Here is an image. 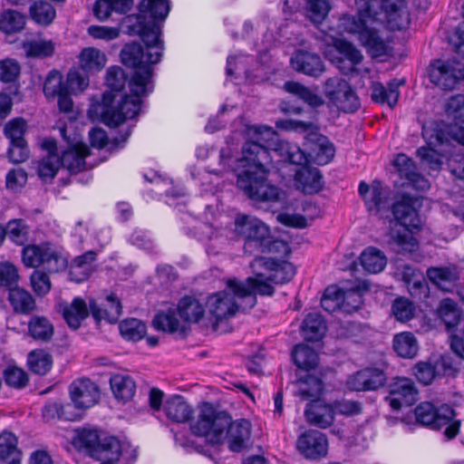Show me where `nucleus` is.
<instances>
[{"instance_id": "58", "label": "nucleus", "mask_w": 464, "mask_h": 464, "mask_svg": "<svg viewBox=\"0 0 464 464\" xmlns=\"http://www.w3.org/2000/svg\"><path fill=\"white\" fill-rule=\"evenodd\" d=\"M23 48L27 56L46 57L54 52V44L47 40H35L24 43Z\"/></svg>"}, {"instance_id": "4", "label": "nucleus", "mask_w": 464, "mask_h": 464, "mask_svg": "<svg viewBox=\"0 0 464 464\" xmlns=\"http://www.w3.org/2000/svg\"><path fill=\"white\" fill-rule=\"evenodd\" d=\"M126 77L119 66H111L106 72V84L109 91L104 92L101 102L92 103L88 116L92 121H102L116 127L125 120L133 119L140 111L141 98L130 90V95L122 94Z\"/></svg>"}, {"instance_id": "17", "label": "nucleus", "mask_w": 464, "mask_h": 464, "mask_svg": "<svg viewBox=\"0 0 464 464\" xmlns=\"http://www.w3.org/2000/svg\"><path fill=\"white\" fill-rule=\"evenodd\" d=\"M298 450L307 459H317L326 456L328 452L327 437L314 430L303 433L297 440Z\"/></svg>"}, {"instance_id": "40", "label": "nucleus", "mask_w": 464, "mask_h": 464, "mask_svg": "<svg viewBox=\"0 0 464 464\" xmlns=\"http://www.w3.org/2000/svg\"><path fill=\"white\" fill-rule=\"evenodd\" d=\"M95 256L94 252L90 251L76 257L70 266V279L76 283H81L89 278L93 272L92 263L95 260Z\"/></svg>"}, {"instance_id": "50", "label": "nucleus", "mask_w": 464, "mask_h": 464, "mask_svg": "<svg viewBox=\"0 0 464 464\" xmlns=\"http://www.w3.org/2000/svg\"><path fill=\"white\" fill-rule=\"evenodd\" d=\"M25 16L14 10H5L0 14V30L6 34L20 32L24 28Z\"/></svg>"}, {"instance_id": "23", "label": "nucleus", "mask_w": 464, "mask_h": 464, "mask_svg": "<svg viewBox=\"0 0 464 464\" xmlns=\"http://www.w3.org/2000/svg\"><path fill=\"white\" fill-rule=\"evenodd\" d=\"M57 311L62 314L69 327L77 329L89 315L90 306L81 297H75L71 303L60 302Z\"/></svg>"}, {"instance_id": "10", "label": "nucleus", "mask_w": 464, "mask_h": 464, "mask_svg": "<svg viewBox=\"0 0 464 464\" xmlns=\"http://www.w3.org/2000/svg\"><path fill=\"white\" fill-rule=\"evenodd\" d=\"M324 94L338 110L353 112L359 106V99L348 82L341 78H329L325 82Z\"/></svg>"}, {"instance_id": "6", "label": "nucleus", "mask_w": 464, "mask_h": 464, "mask_svg": "<svg viewBox=\"0 0 464 464\" xmlns=\"http://www.w3.org/2000/svg\"><path fill=\"white\" fill-rule=\"evenodd\" d=\"M256 299L249 289L236 278L227 279L226 288L211 295L206 302L208 313L217 320L234 316L239 309L246 310L256 304Z\"/></svg>"}, {"instance_id": "1", "label": "nucleus", "mask_w": 464, "mask_h": 464, "mask_svg": "<svg viewBox=\"0 0 464 464\" xmlns=\"http://www.w3.org/2000/svg\"><path fill=\"white\" fill-rule=\"evenodd\" d=\"M247 141L242 148V157L237 160V167L234 166L232 150L237 147L227 140V148L220 151V161L225 169L243 170L237 174V186L244 193L255 201H273L278 198V189L266 182V174L273 163V154L295 165L306 162V153L297 145L285 140L273 141L271 151L268 143L276 137L275 131L266 126H248L246 129Z\"/></svg>"}, {"instance_id": "36", "label": "nucleus", "mask_w": 464, "mask_h": 464, "mask_svg": "<svg viewBox=\"0 0 464 464\" xmlns=\"http://www.w3.org/2000/svg\"><path fill=\"white\" fill-rule=\"evenodd\" d=\"M28 334L35 341L49 342L54 334L51 320L44 315H33L27 324Z\"/></svg>"}, {"instance_id": "55", "label": "nucleus", "mask_w": 464, "mask_h": 464, "mask_svg": "<svg viewBox=\"0 0 464 464\" xmlns=\"http://www.w3.org/2000/svg\"><path fill=\"white\" fill-rule=\"evenodd\" d=\"M391 312L397 321L407 323L414 317L416 308L408 298L398 297L392 302Z\"/></svg>"}, {"instance_id": "47", "label": "nucleus", "mask_w": 464, "mask_h": 464, "mask_svg": "<svg viewBox=\"0 0 464 464\" xmlns=\"http://www.w3.org/2000/svg\"><path fill=\"white\" fill-rule=\"evenodd\" d=\"M302 331L306 340L314 342L324 335L326 326L321 315L310 314L304 320Z\"/></svg>"}, {"instance_id": "18", "label": "nucleus", "mask_w": 464, "mask_h": 464, "mask_svg": "<svg viewBox=\"0 0 464 464\" xmlns=\"http://www.w3.org/2000/svg\"><path fill=\"white\" fill-rule=\"evenodd\" d=\"M44 155L33 164L43 180L53 179L62 167L61 157L57 152L56 143L53 140H44L41 143Z\"/></svg>"}, {"instance_id": "49", "label": "nucleus", "mask_w": 464, "mask_h": 464, "mask_svg": "<svg viewBox=\"0 0 464 464\" xmlns=\"http://www.w3.org/2000/svg\"><path fill=\"white\" fill-rule=\"evenodd\" d=\"M52 356L42 349H36L29 353L27 365L35 374L44 375L52 368Z\"/></svg>"}, {"instance_id": "12", "label": "nucleus", "mask_w": 464, "mask_h": 464, "mask_svg": "<svg viewBox=\"0 0 464 464\" xmlns=\"http://www.w3.org/2000/svg\"><path fill=\"white\" fill-rule=\"evenodd\" d=\"M430 82L442 90H452L464 79L462 63L459 61L437 60L430 64Z\"/></svg>"}, {"instance_id": "37", "label": "nucleus", "mask_w": 464, "mask_h": 464, "mask_svg": "<svg viewBox=\"0 0 464 464\" xmlns=\"http://www.w3.org/2000/svg\"><path fill=\"white\" fill-rule=\"evenodd\" d=\"M106 63L105 53L95 47H86L79 54V65L84 72L90 73L100 72Z\"/></svg>"}, {"instance_id": "25", "label": "nucleus", "mask_w": 464, "mask_h": 464, "mask_svg": "<svg viewBox=\"0 0 464 464\" xmlns=\"http://www.w3.org/2000/svg\"><path fill=\"white\" fill-rule=\"evenodd\" d=\"M429 280L440 289L449 292L459 280V270L455 265L431 266L427 269Z\"/></svg>"}, {"instance_id": "20", "label": "nucleus", "mask_w": 464, "mask_h": 464, "mask_svg": "<svg viewBox=\"0 0 464 464\" xmlns=\"http://www.w3.org/2000/svg\"><path fill=\"white\" fill-rule=\"evenodd\" d=\"M251 423L246 419H239L235 421L229 420L228 426L225 430V439L230 450L239 452L246 449L251 437Z\"/></svg>"}, {"instance_id": "28", "label": "nucleus", "mask_w": 464, "mask_h": 464, "mask_svg": "<svg viewBox=\"0 0 464 464\" xmlns=\"http://www.w3.org/2000/svg\"><path fill=\"white\" fill-rule=\"evenodd\" d=\"M404 84L403 80L394 79L391 81L387 86L381 82H373L372 84V99L374 102L384 104L390 108H394L400 97V87Z\"/></svg>"}, {"instance_id": "22", "label": "nucleus", "mask_w": 464, "mask_h": 464, "mask_svg": "<svg viewBox=\"0 0 464 464\" xmlns=\"http://www.w3.org/2000/svg\"><path fill=\"white\" fill-rule=\"evenodd\" d=\"M359 193L363 198L370 212L379 213L389 205V192L379 181H373L371 186L365 182H361Z\"/></svg>"}, {"instance_id": "15", "label": "nucleus", "mask_w": 464, "mask_h": 464, "mask_svg": "<svg viewBox=\"0 0 464 464\" xmlns=\"http://www.w3.org/2000/svg\"><path fill=\"white\" fill-rule=\"evenodd\" d=\"M324 55L344 73L352 71L362 60L361 52L343 40H334L333 48L325 51Z\"/></svg>"}, {"instance_id": "60", "label": "nucleus", "mask_w": 464, "mask_h": 464, "mask_svg": "<svg viewBox=\"0 0 464 464\" xmlns=\"http://www.w3.org/2000/svg\"><path fill=\"white\" fill-rule=\"evenodd\" d=\"M344 299V294L336 286H329L325 289L321 304L324 310L333 313L341 307Z\"/></svg>"}, {"instance_id": "8", "label": "nucleus", "mask_w": 464, "mask_h": 464, "mask_svg": "<svg viewBox=\"0 0 464 464\" xmlns=\"http://www.w3.org/2000/svg\"><path fill=\"white\" fill-rule=\"evenodd\" d=\"M22 261L26 267L44 266L49 273H59L68 266L66 253L49 242L25 246L22 250Z\"/></svg>"}, {"instance_id": "63", "label": "nucleus", "mask_w": 464, "mask_h": 464, "mask_svg": "<svg viewBox=\"0 0 464 464\" xmlns=\"http://www.w3.org/2000/svg\"><path fill=\"white\" fill-rule=\"evenodd\" d=\"M446 112L454 120L464 122V94L450 97L446 103Z\"/></svg>"}, {"instance_id": "5", "label": "nucleus", "mask_w": 464, "mask_h": 464, "mask_svg": "<svg viewBox=\"0 0 464 464\" xmlns=\"http://www.w3.org/2000/svg\"><path fill=\"white\" fill-rule=\"evenodd\" d=\"M392 213L395 219L391 222L390 244L398 251L414 253L419 247L414 233L420 229L421 224L412 200L403 198L397 202Z\"/></svg>"}, {"instance_id": "11", "label": "nucleus", "mask_w": 464, "mask_h": 464, "mask_svg": "<svg viewBox=\"0 0 464 464\" xmlns=\"http://www.w3.org/2000/svg\"><path fill=\"white\" fill-rule=\"evenodd\" d=\"M295 267L290 263H282L277 265L272 275L265 276L262 274H256V277H249L246 282H241L250 291V295L256 298V295H271L273 286L267 280L276 284L288 282L295 276Z\"/></svg>"}, {"instance_id": "24", "label": "nucleus", "mask_w": 464, "mask_h": 464, "mask_svg": "<svg viewBox=\"0 0 464 464\" xmlns=\"http://www.w3.org/2000/svg\"><path fill=\"white\" fill-rule=\"evenodd\" d=\"M422 136L427 140L428 147L420 148L417 150V154L430 169L439 170L442 165V155L432 148V146L442 142L441 135L436 133V135L433 136L429 128L423 127Z\"/></svg>"}, {"instance_id": "52", "label": "nucleus", "mask_w": 464, "mask_h": 464, "mask_svg": "<svg viewBox=\"0 0 464 464\" xmlns=\"http://www.w3.org/2000/svg\"><path fill=\"white\" fill-rule=\"evenodd\" d=\"M284 89L292 94L296 95L311 107H319L324 104V100L311 89L295 82H287Z\"/></svg>"}, {"instance_id": "54", "label": "nucleus", "mask_w": 464, "mask_h": 464, "mask_svg": "<svg viewBox=\"0 0 464 464\" xmlns=\"http://www.w3.org/2000/svg\"><path fill=\"white\" fill-rule=\"evenodd\" d=\"M294 362L300 369L310 370L318 363L317 353L305 344L296 345L293 352Z\"/></svg>"}, {"instance_id": "44", "label": "nucleus", "mask_w": 464, "mask_h": 464, "mask_svg": "<svg viewBox=\"0 0 464 464\" xmlns=\"http://www.w3.org/2000/svg\"><path fill=\"white\" fill-rule=\"evenodd\" d=\"M444 366L445 363L442 358L434 362L421 361L414 365L413 373L420 382L429 385L440 374V369Z\"/></svg>"}, {"instance_id": "61", "label": "nucleus", "mask_w": 464, "mask_h": 464, "mask_svg": "<svg viewBox=\"0 0 464 464\" xmlns=\"http://www.w3.org/2000/svg\"><path fill=\"white\" fill-rule=\"evenodd\" d=\"M26 130L27 123L23 118H14L9 121L4 128V133L10 142L25 141L24 135Z\"/></svg>"}, {"instance_id": "2", "label": "nucleus", "mask_w": 464, "mask_h": 464, "mask_svg": "<svg viewBox=\"0 0 464 464\" xmlns=\"http://www.w3.org/2000/svg\"><path fill=\"white\" fill-rule=\"evenodd\" d=\"M355 5L358 18L343 15L340 19V30L355 34L372 56L387 54L389 39L382 31L383 24L393 31L409 27L411 15L405 0H356Z\"/></svg>"}, {"instance_id": "51", "label": "nucleus", "mask_w": 464, "mask_h": 464, "mask_svg": "<svg viewBox=\"0 0 464 464\" xmlns=\"http://www.w3.org/2000/svg\"><path fill=\"white\" fill-rule=\"evenodd\" d=\"M72 408L69 403L63 405L59 402H49L43 409V416L48 420L55 418L71 421L79 420L81 414L73 412Z\"/></svg>"}, {"instance_id": "56", "label": "nucleus", "mask_w": 464, "mask_h": 464, "mask_svg": "<svg viewBox=\"0 0 464 464\" xmlns=\"http://www.w3.org/2000/svg\"><path fill=\"white\" fill-rule=\"evenodd\" d=\"M119 329L121 334L125 339L134 342L142 339L147 330L144 323L136 318L122 321L119 325Z\"/></svg>"}, {"instance_id": "7", "label": "nucleus", "mask_w": 464, "mask_h": 464, "mask_svg": "<svg viewBox=\"0 0 464 464\" xmlns=\"http://www.w3.org/2000/svg\"><path fill=\"white\" fill-rule=\"evenodd\" d=\"M228 423V416L218 411L212 404L205 402L198 407L190 429L193 434L205 438L208 442L218 444L225 440Z\"/></svg>"}, {"instance_id": "59", "label": "nucleus", "mask_w": 464, "mask_h": 464, "mask_svg": "<svg viewBox=\"0 0 464 464\" xmlns=\"http://www.w3.org/2000/svg\"><path fill=\"white\" fill-rule=\"evenodd\" d=\"M330 10L328 0H306L307 16L314 24L322 23Z\"/></svg>"}, {"instance_id": "21", "label": "nucleus", "mask_w": 464, "mask_h": 464, "mask_svg": "<svg viewBox=\"0 0 464 464\" xmlns=\"http://www.w3.org/2000/svg\"><path fill=\"white\" fill-rule=\"evenodd\" d=\"M102 447L109 450H102L100 451L101 457L97 459L101 461V464H124L125 460L136 457L135 450L127 441L110 440Z\"/></svg>"}, {"instance_id": "9", "label": "nucleus", "mask_w": 464, "mask_h": 464, "mask_svg": "<svg viewBox=\"0 0 464 464\" xmlns=\"http://www.w3.org/2000/svg\"><path fill=\"white\" fill-rule=\"evenodd\" d=\"M415 416L418 422L430 426L432 429L445 428L444 435L447 439L454 438L459 430L460 423L453 420L454 411L449 405H442L435 409L430 402H422L415 409Z\"/></svg>"}, {"instance_id": "43", "label": "nucleus", "mask_w": 464, "mask_h": 464, "mask_svg": "<svg viewBox=\"0 0 464 464\" xmlns=\"http://www.w3.org/2000/svg\"><path fill=\"white\" fill-rule=\"evenodd\" d=\"M167 417L175 422L187 421L192 413L189 405L180 396L169 398L164 405Z\"/></svg>"}, {"instance_id": "64", "label": "nucleus", "mask_w": 464, "mask_h": 464, "mask_svg": "<svg viewBox=\"0 0 464 464\" xmlns=\"http://www.w3.org/2000/svg\"><path fill=\"white\" fill-rule=\"evenodd\" d=\"M5 380L7 385L14 388H22L27 382L26 372L16 366H10L5 371Z\"/></svg>"}, {"instance_id": "41", "label": "nucleus", "mask_w": 464, "mask_h": 464, "mask_svg": "<svg viewBox=\"0 0 464 464\" xmlns=\"http://www.w3.org/2000/svg\"><path fill=\"white\" fill-rule=\"evenodd\" d=\"M111 388L118 401H130L136 392V384L132 378L124 374H115L111 378Z\"/></svg>"}, {"instance_id": "3", "label": "nucleus", "mask_w": 464, "mask_h": 464, "mask_svg": "<svg viewBox=\"0 0 464 464\" xmlns=\"http://www.w3.org/2000/svg\"><path fill=\"white\" fill-rule=\"evenodd\" d=\"M140 12L153 19L146 23L143 17H138L133 25V31L141 37L145 49L137 43L128 44L121 52V59L126 66L135 68L129 82L130 90L137 95H148L153 88L151 65L160 61L163 53L160 28L156 20H164L168 16L169 0H142Z\"/></svg>"}, {"instance_id": "31", "label": "nucleus", "mask_w": 464, "mask_h": 464, "mask_svg": "<svg viewBox=\"0 0 464 464\" xmlns=\"http://www.w3.org/2000/svg\"><path fill=\"white\" fill-rule=\"evenodd\" d=\"M110 440H118L115 437H104L100 439L95 430H79L74 438V444L80 449L85 450L91 457L94 459L100 458L103 444L110 441ZM104 450H106L104 448Z\"/></svg>"}, {"instance_id": "33", "label": "nucleus", "mask_w": 464, "mask_h": 464, "mask_svg": "<svg viewBox=\"0 0 464 464\" xmlns=\"http://www.w3.org/2000/svg\"><path fill=\"white\" fill-rule=\"evenodd\" d=\"M206 304L195 296H185L178 304V313L183 323H198L203 318Z\"/></svg>"}, {"instance_id": "26", "label": "nucleus", "mask_w": 464, "mask_h": 464, "mask_svg": "<svg viewBox=\"0 0 464 464\" xmlns=\"http://www.w3.org/2000/svg\"><path fill=\"white\" fill-rule=\"evenodd\" d=\"M295 187L306 194L318 192L322 187V175L316 168L302 166L295 170Z\"/></svg>"}, {"instance_id": "34", "label": "nucleus", "mask_w": 464, "mask_h": 464, "mask_svg": "<svg viewBox=\"0 0 464 464\" xmlns=\"http://www.w3.org/2000/svg\"><path fill=\"white\" fill-rule=\"evenodd\" d=\"M437 315L444 322L448 333L459 330L461 311L457 303L450 298H444L440 302L436 310Z\"/></svg>"}, {"instance_id": "62", "label": "nucleus", "mask_w": 464, "mask_h": 464, "mask_svg": "<svg viewBox=\"0 0 464 464\" xmlns=\"http://www.w3.org/2000/svg\"><path fill=\"white\" fill-rule=\"evenodd\" d=\"M30 282L34 292L38 296L46 295L52 288V283L49 276L41 270H35L33 272L30 277Z\"/></svg>"}, {"instance_id": "53", "label": "nucleus", "mask_w": 464, "mask_h": 464, "mask_svg": "<svg viewBox=\"0 0 464 464\" xmlns=\"http://www.w3.org/2000/svg\"><path fill=\"white\" fill-rule=\"evenodd\" d=\"M30 16L34 22L40 25H49L55 18L56 12L53 6L44 1H36L30 6Z\"/></svg>"}, {"instance_id": "46", "label": "nucleus", "mask_w": 464, "mask_h": 464, "mask_svg": "<svg viewBox=\"0 0 464 464\" xmlns=\"http://www.w3.org/2000/svg\"><path fill=\"white\" fill-rule=\"evenodd\" d=\"M361 264L369 273L377 274L386 266L387 258L381 250L368 247L361 255Z\"/></svg>"}, {"instance_id": "48", "label": "nucleus", "mask_w": 464, "mask_h": 464, "mask_svg": "<svg viewBox=\"0 0 464 464\" xmlns=\"http://www.w3.org/2000/svg\"><path fill=\"white\" fill-rule=\"evenodd\" d=\"M66 90L68 87L63 82L62 73L56 70L51 71L44 82L43 92L45 98L49 102H53Z\"/></svg>"}, {"instance_id": "27", "label": "nucleus", "mask_w": 464, "mask_h": 464, "mask_svg": "<svg viewBox=\"0 0 464 464\" xmlns=\"http://www.w3.org/2000/svg\"><path fill=\"white\" fill-rule=\"evenodd\" d=\"M304 416L307 422L311 425L326 429L334 422V411L332 405L317 401L307 405Z\"/></svg>"}, {"instance_id": "35", "label": "nucleus", "mask_w": 464, "mask_h": 464, "mask_svg": "<svg viewBox=\"0 0 464 464\" xmlns=\"http://www.w3.org/2000/svg\"><path fill=\"white\" fill-rule=\"evenodd\" d=\"M90 311L97 320H105L110 323L116 322L121 314V305L117 297L113 295H108L105 303L100 307L92 300H90Z\"/></svg>"}, {"instance_id": "14", "label": "nucleus", "mask_w": 464, "mask_h": 464, "mask_svg": "<svg viewBox=\"0 0 464 464\" xmlns=\"http://www.w3.org/2000/svg\"><path fill=\"white\" fill-rule=\"evenodd\" d=\"M304 146L308 150L306 161L311 160L319 165L329 163L335 153L334 144L325 136L318 132L316 126L305 136Z\"/></svg>"}, {"instance_id": "57", "label": "nucleus", "mask_w": 464, "mask_h": 464, "mask_svg": "<svg viewBox=\"0 0 464 464\" xmlns=\"http://www.w3.org/2000/svg\"><path fill=\"white\" fill-rule=\"evenodd\" d=\"M6 237L16 245L22 246L28 240L29 227L22 219L10 220L5 227Z\"/></svg>"}, {"instance_id": "38", "label": "nucleus", "mask_w": 464, "mask_h": 464, "mask_svg": "<svg viewBox=\"0 0 464 464\" xmlns=\"http://www.w3.org/2000/svg\"><path fill=\"white\" fill-rule=\"evenodd\" d=\"M324 385L321 380L316 377L307 375L301 377L295 383V393L303 401H317L322 395Z\"/></svg>"}, {"instance_id": "42", "label": "nucleus", "mask_w": 464, "mask_h": 464, "mask_svg": "<svg viewBox=\"0 0 464 464\" xmlns=\"http://www.w3.org/2000/svg\"><path fill=\"white\" fill-rule=\"evenodd\" d=\"M393 349L399 356L411 359L418 353L419 343L412 333L402 332L394 335Z\"/></svg>"}, {"instance_id": "30", "label": "nucleus", "mask_w": 464, "mask_h": 464, "mask_svg": "<svg viewBox=\"0 0 464 464\" xmlns=\"http://www.w3.org/2000/svg\"><path fill=\"white\" fill-rule=\"evenodd\" d=\"M393 164L401 176L408 179L417 189L426 190L430 188L429 181L417 172L414 162L405 154H399Z\"/></svg>"}, {"instance_id": "29", "label": "nucleus", "mask_w": 464, "mask_h": 464, "mask_svg": "<svg viewBox=\"0 0 464 464\" xmlns=\"http://www.w3.org/2000/svg\"><path fill=\"white\" fill-rule=\"evenodd\" d=\"M291 64L297 72L313 77H318L325 70L321 58L307 52H296L291 58Z\"/></svg>"}, {"instance_id": "19", "label": "nucleus", "mask_w": 464, "mask_h": 464, "mask_svg": "<svg viewBox=\"0 0 464 464\" xmlns=\"http://www.w3.org/2000/svg\"><path fill=\"white\" fill-rule=\"evenodd\" d=\"M70 394L74 406L80 410L94 406L100 398L98 386L88 379L74 381L70 387Z\"/></svg>"}, {"instance_id": "13", "label": "nucleus", "mask_w": 464, "mask_h": 464, "mask_svg": "<svg viewBox=\"0 0 464 464\" xmlns=\"http://www.w3.org/2000/svg\"><path fill=\"white\" fill-rule=\"evenodd\" d=\"M234 232L245 238L248 243L263 244L270 235L269 227L260 219L247 215H237L235 218Z\"/></svg>"}, {"instance_id": "16", "label": "nucleus", "mask_w": 464, "mask_h": 464, "mask_svg": "<svg viewBox=\"0 0 464 464\" xmlns=\"http://www.w3.org/2000/svg\"><path fill=\"white\" fill-rule=\"evenodd\" d=\"M388 392L385 400L394 411L410 406L417 401V390L413 382L408 378L394 379L388 386Z\"/></svg>"}, {"instance_id": "39", "label": "nucleus", "mask_w": 464, "mask_h": 464, "mask_svg": "<svg viewBox=\"0 0 464 464\" xmlns=\"http://www.w3.org/2000/svg\"><path fill=\"white\" fill-rule=\"evenodd\" d=\"M8 300L14 312L29 314L36 309L33 295L26 290L14 286L9 289Z\"/></svg>"}, {"instance_id": "45", "label": "nucleus", "mask_w": 464, "mask_h": 464, "mask_svg": "<svg viewBox=\"0 0 464 464\" xmlns=\"http://www.w3.org/2000/svg\"><path fill=\"white\" fill-rule=\"evenodd\" d=\"M153 325L156 329L167 333L183 332L185 330V324L182 319L177 318L173 310L157 314L153 319Z\"/></svg>"}, {"instance_id": "32", "label": "nucleus", "mask_w": 464, "mask_h": 464, "mask_svg": "<svg viewBox=\"0 0 464 464\" xmlns=\"http://www.w3.org/2000/svg\"><path fill=\"white\" fill-rule=\"evenodd\" d=\"M88 155V147L82 142H76L63 152L62 166L71 172L82 171L85 168V158Z\"/></svg>"}]
</instances>
